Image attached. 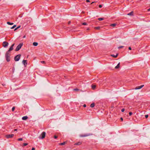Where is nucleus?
<instances>
[{
    "mask_svg": "<svg viewBox=\"0 0 150 150\" xmlns=\"http://www.w3.org/2000/svg\"><path fill=\"white\" fill-rule=\"evenodd\" d=\"M120 119H121V120L122 121H123V118H122V117H121Z\"/></svg>",
    "mask_w": 150,
    "mask_h": 150,
    "instance_id": "44",
    "label": "nucleus"
},
{
    "mask_svg": "<svg viewBox=\"0 0 150 150\" xmlns=\"http://www.w3.org/2000/svg\"><path fill=\"white\" fill-rule=\"evenodd\" d=\"M82 24L83 25H86L87 24L86 23L83 22L82 23Z\"/></svg>",
    "mask_w": 150,
    "mask_h": 150,
    "instance_id": "24",
    "label": "nucleus"
},
{
    "mask_svg": "<svg viewBox=\"0 0 150 150\" xmlns=\"http://www.w3.org/2000/svg\"><path fill=\"white\" fill-rule=\"evenodd\" d=\"M41 62L42 64H45V62L44 61H41Z\"/></svg>",
    "mask_w": 150,
    "mask_h": 150,
    "instance_id": "31",
    "label": "nucleus"
},
{
    "mask_svg": "<svg viewBox=\"0 0 150 150\" xmlns=\"http://www.w3.org/2000/svg\"><path fill=\"white\" fill-rule=\"evenodd\" d=\"M15 44V43L13 44L9 48L8 50V51H7L6 52L10 53V51H11L12 50H13V47L14 46Z\"/></svg>",
    "mask_w": 150,
    "mask_h": 150,
    "instance_id": "5",
    "label": "nucleus"
},
{
    "mask_svg": "<svg viewBox=\"0 0 150 150\" xmlns=\"http://www.w3.org/2000/svg\"><path fill=\"white\" fill-rule=\"evenodd\" d=\"M74 91H78V90H79V89L78 88H76L74 89Z\"/></svg>",
    "mask_w": 150,
    "mask_h": 150,
    "instance_id": "36",
    "label": "nucleus"
},
{
    "mask_svg": "<svg viewBox=\"0 0 150 150\" xmlns=\"http://www.w3.org/2000/svg\"><path fill=\"white\" fill-rule=\"evenodd\" d=\"M86 2H90V1L89 0H86Z\"/></svg>",
    "mask_w": 150,
    "mask_h": 150,
    "instance_id": "38",
    "label": "nucleus"
},
{
    "mask_svg": "<svg viewBox=\"0 0 150 150\" xmlns=\"http://www.w3.org/2000/svg\"><path fill=\"white\" fill-rule=\"evenodd\" d=\"M83 107H86V104H84L83 105Z\"/></svg>",
    "mask_w": 150,
    "mask_h": 150,
    "instance_id": "41",
    "label": "nucleus"
},
{
    "mask_svg": "<svg viewBox=\"0 0 150 150\" xmlns=\"http://www.w3.org/2000/svg\"><path fill=\"white\" fill-rule=\"evenodd\" d=\"M94 106H95V104L94 103H93L91 104V105H90V107L91 108H93Z\"/></svg>",
    "mask_w": 150,
    "mask_h": 150,
    "instance_id": "16",
    "label": "nucleus"
},
{
    "mask_svg": "<svg viewBox=\"0 0 150 150\" xmlns=\"http://www.w3.org/2000/svg\"><path fill=\"white\" fill-rule=\"evenodd\" d=\"M15 107H13L12 108V111H14V110H15Z\"/></svg>",
    "mask_w": 150,
    "mask_h": 150,
    "instance_id": "28",
    "label": "nucleus"
},
{
    "mask_svg": "<svg viewBox=\"0 0 150 150\" xmlns=\"http://www.w3.org/2000/svg\"><path fill=\"white\" fill-rule=\"evenodd\" d=\"M95 28L96 29H97V30H99L100 29V27H96Z\"/></svg>",
    "mask_w": 150,
    "mask_h": 150,
    "instance_id": "26",
    "label": "nucleus"
},
{
    "mask_svg": "<svg viewBox=\"0 0 150 150\" xmlns=\"http://www.w3.org/2000/svg\"><path fill=\"white\" fill-rule=\"evenodd\" d=\"M140 88L139 87V86H137V87H136L135 88V89L136 90H137V89H140Z\"/></svg>",
    "mask_w": 150,
    "mask_h": 150,
    "instance_id": "23",
    "label": "nucleus"
},
{
    "mask_svg": "<svg viewBox=\"0 0 150 150\" xmlns=\"http://www.w3.org/2000/svg\"><path fill=\"white\" fill-rule=\"evenodd\" d=\"M23 140V138H20L18 139V140L19 141H22Z\"/></svg>",
    "mask_w": 150,
    "mask_h": 150,
    "instance_id": "27",
    "label": "nucleus"
},
{
    "mask_svg": "<svg viewBox=\"0 0 150 150\" xmlns=\"http://www.w3.org/2000/svg\"><path fill=\"white\" fill-rule=\"evenodd\" d=\"M25 37V35H24L23 37V38H24Z\"/></svg>",
    "mask_w": 150,
    "mask_h": 150,
    "instance_id": "49",
    "label": "nucleus"
},
{
    "mask_svg": "<svg viewBox=\"0 0 150 150\" xmlns=\"http://www.w3.org/2000/svg\"><path fill=\"white\" fill-rule=\"evenodd\" d=\"M118 54H117L116 55H115L114 54H111V56L114 57H115V58H116L117 57V56H118Z\"/></svg>",
    "mask_w": 150,
    "mask_h": 150,
    "instance_id": "13",
    "label": "nucleus"
},
{
    "mask_svg": "<svg viewBox=\"0 0 150 150\" xmlns=\"http://www.w3.org/2000/svg\"><path fill=\"white\" fill-rule=\"evenodd\" d=\"M28 144L26 143H24L23 144V145L22 146L23 147H24V146H25L28 145Z\"/></svg>",
    "mask_w": 150,
    "mask_h": 150,
    "instance_id": "22",
    "label": "nucleus"
},
{
    "mask_svg": "<svg viewBox=\"0 0 150 150\" xmlns=\"http://www.w3.org/2000/svg\"><path fill=\"white\" fill-rule=\"evenodd\" d=\"M46 133L45 132H42L40 135L39 137L40 139H43L45 136Z\"/></svg>",
    "mask_w": 150,
    "mask_h": 150,
    "instance_id": "3",
    "label": "nucleus"
},
{
    "mask_svg": "<svg viewBox=\"0 0 150 150\" xmlns=\"http://www.w3.org/2000/svg\"><path fill=\"white\" fill-rule=\"evenodd\" d=\"M144 86V85H142L139 86V87L140 88V89L141 88H142L143 86Z\"/></svg>",
    "mask_w": 150,
    "mask_h": 150,
    "instance_id": "30",
    "label": "nucleus"
},
{
    "mask_svg": "<svg viewBox=\"0 0 150 150\" xmlns=\"http://www.w3.org/2000/svg\"><path fill=\"white\" fill-rule=\"evenodd\" d=\"M123 46H120L118 48V49H120V48H123Z\"/></svg>",
    "mask_w": 150,
    "mask_h": 150,
    "instance_id": "33",
    "label": "nucleus"
},
{
    "mask_svg": "<svg viewBox=\"0 0 150 150\" xmlns=\"http://www.w3.org/2000/svg\"><path fill=\"white\" fill-rule=\"evenodd\" d=\"M120 63H119L115 67V68L116 69H117L120 67Z\"/></svg>",
    "mask_w": 150,
    "mask_h": 150,
    "instance_id": "12",
    "label": "nucleus"
},
{
    "mask_svg": "<svg viewBox=\"0 0 150 150\" xmlns=\"http://www.w3.org/2000/svg\"><path fill=\"white\" fill-rule=\"evenodd\" d=\"M87 30H89V29H88H88H87Z\"/></svg>",
    "mask_w": 150,
    "mask_h": 150,
    "instance_id": "50",
    "label": "nucleus"
},
{
    "mask_svg": "<svg viewBox=\"0 0 150 150\" xmlns=\"http://www.w3.org/2000/svg\"><path fill=\"white\" fill-rule=\"evenodd\" d=\"M91 86H92V88L93 90L96 87V86L94 85H92Z\"/></svg>",
    "mask_w": 150,
    "mask_h": 150,
    "instance_id": "18",
    "label": "nucleus"
},
{
    "mask_svg": "<svg viewBox=\"0 0 150 150\" xmlns=\"http://www.w3.org/2000/svg\"><path fill=\"white\" fill-rule=\"evenodd\" d=\"M17 29H18L17 28H16L14 30H17Z\"/></svg>",
    "mask_w": 150,
    "mask_h": 150,
    "instance_id": "47",
    "label": "nucleus"
},
{
    "mask_svg": "<svg viewBox=\"0 0 150 150\" xmlns=\"http://www.w3.org/2000/svg\"><path fill=\"white\" fill-rule=\"evenodd\" d=\"M31 150H35V148L34 147H33L32 148Z\"/></svg>",
    "mask_w": 150,
    "mask_h": 150,
    "instance_id": "39",
    "label": "nucleus"
},
{
    "mask_svg": "<svg viewBox=\"0 0 150 150\" xmlns=\"http://www.w3.org/2000/svg\"><path fill=\"white\" fill-rule=\"evenodd\" d=\"M132 114V113L131 112H129V116H131Z\"/></svg>",
    "mask_w": 150,
    "mask_h": 150,
    "instance_id": "29",
    "label": "nucleus"
},
{
    "mask_svg": "<svg viewBox=\"0 0 150 150\" xmlns=\"http://www.w3.org/2000/svg\"><path fill=\"white\" fill-rule=\"evenodd\" d=\"M116 25V23H113V24H111L110 25V26H112V27H115V26Z\"/></svg>",
    "mask_w": 150,
    "mask_h": 150,
    "instance_id": "19",
    "label": "nucleus"
},
{
    "mask_svg": "<svg viewBox=\"0 0 150 150\" xmlns=\"http://www.w3.org/2000/svg\"><path fill=\"white\" fill-rule=\"evenodd\" d=\"M54 138L55 139H56L57 138V137L56 135H54Z\"/></svg>",
    "mask_w": 150,
    "mask_h": 150,
    "instance_id": "32",
    "label": "nucleus"
},
{
    "mask_svg": "<svg viewBox=\"0 0 150 150\" xmlns=\"http://www.w3.org/2000/svg\"><path fill=\"white\" fill-rule=\"evenodd\" d=\"M99 7L100 8H101L102 7V5H99Z\"/></svg>",
    "mask_w": 150,
    "mask_h": 150,
    "instance_id": "37",
    "label": "nucleus"
},
{
    "mask_svg": "<svg viewBox=\"0 0 150 150\" xmlns=\"http://www.w3.org/2000/svg\"><path fill=\"white\" fill-rule=\"evenodd\" d=\"M129 50H131V47H129Z\"/></svg>",
    "mask_w": 150,
    "mask_h": 150,
    "instance_id": "42",
    "label": "nucleus"
},
{
    "mask_svg": "<svg viewBox=\"0 0 150 150\" xmlns=\"http://www.w3.org/2000/svg\"><path fill=\"white\" fill-rule=\"evenodd\" d=\"M95 2H95V1L93 2H92L91 4H93V3H95Z\"/></svg>",
    "mask_w": 150,
    "mask_h": 150,
    "instance_id": "48",
    "label": "nucleus"
},
{
    "mask_svg": "<svg viewBox=\"0 0 150 150\" xmlns=\"http://www.w3.org/2000/svg\"><path fill=\"white\" fill-rule=\"evenodd\" d=\"M81 143H82L81 142H78L75 143L74 144V145H81Z\"/></svg>",
    "mask_w": 150,
    "mask_h": 150,
    "instance_id": "11",
    "label": "nucleus"
},
{
    "mask_svg": "<svg viewBox=\"0 0 150 150\" xmlns=\"http://www.w3.org/2000/svg\"><path fill=\"white\" fill-rule=\"evenodd\" d=\"M33 45L35 46H36L38 45V43L37 42H34L33 43Z\"/></svg>",
    "mask_w": 150,
    "mask_h": 150,
    "instance_id": "14",
    "label": "nucleus"
},
{
    "mask_svg": "<svg viewBox=\"0 0 150 150\" xmlns=\"http://www.w3.org/2000/svg\"><path fill=\"white\" fill-rule=\"evenodd\" d=\"M22 63L24 64L25 66L27 64V61L26 60H23L22 61Z\"/></svg>",
    "mask_w": 150,
    "mask_h": 150,
    "instance_id": "9",
    "label": "nucleus"
},
{
    "mask_svg": "<svg viewBox=\"0 0 150 150\" xmlns=\"http://www.w3.org/2000/svg\"><path fill=\"white\" fill-rule=\"evenodd\" d=\"M148 11H150V8L148 9Z\"/></svg>",
    "mask_w": 150,
    "mask_h": 150,
    "instance_id": "46",
    "label": "nucleus"
},
{
    "mask_svg": "<svg viewBox=\"0 0 150 150\" xmlns=\"http://www.w3.org/2000/svg\"><path fill=\"white\" fill-rule=\"evenodd\" d=\"M148 116H149V115H145V117H146V118H148Z\"/></svg>",
    "mask_w": 150,
    "mask_h": 150,
    "instance_id": "34",
    "label": "nucleus"
},
{
    "mask_svg": "<svg viewBox=\"0 0 150 150\" xmlns=\"http://www.w3.org/2000/svg\"><path fill=\"white\" fill-rule=\"evenodd\" d=\"M98 20L99 21H102V20H104V18H98Z\"/></svg>",
    "mask_w": 150,
    "mask_h": 150,
    "instance_id": "21",
    "label": "nucleus"
},
{
    "mask_svg": "<svg viewBox=\"0 0 150 150\" xmlns=\"http://www.w3.org/2000/svg\"><path fill=\"white\" fill-rule=\"evenodd\" d=\"M28 118V117L27 116H25L22 117V119L23 120H26Z\"/></svg>",
    "mask_w": 150,
    "mask_h": 150,
    "instance_id": "10",
    "label": "nucleus"
},
{
    "mask_svg": "<svg viewBox=\"0 0 150 150\" xmlns=\"http://www.w3.org/2000/svg\"><path fill=\"white\" fill-rule=\"evenodd\" d=\"M6 59L7 62H9L10 60V53L6 52L5 54Z\"/></svg>",
    "mask_w": 150,
    "mask_h": 150,
    "instance_id": "1",
    "label": "nucleus"
},
{
    "mask_svg": "<svg viewBox=\"0 0 150 150\" xmlns=\"http://www.w3.org/2000/svg\"><path fill=\"white\" fill-rule=\"evenodd\" d=\"M21 27V26L20 25H19L18 26V27H17V28L18 29L19 28H20Z\"/></svg>",
    "mask_w": 150,
    "mask_h": 150,
    "instance_id": "40",
    "label": "nucleus"
},
{
    "mask_svg": "<svg viewBox=\"0 0 150 150\" xmlns=\"http://www.w3.org/2000/svg\"><path fill=\"white\" fill-rule=\"evenodd\" d=\"M16 25H14L13 27H12L11 28V29H13L15 27H16Z\"/></svg>",
    "mask_w": 150,
    "mask_h": 150,
    "instance_id": "25",
    "label": "nucleus"
},
{
    "mask_svg": "<svg viewBox=\"0 0 150 150\" xmlns=\"http://www.w3.org/2000/svg\"><path fill=\"white\" fill-rule=\"evenodd\" d=\"M13 136H14L13 134H10L6 135L5 136V137L7 138H12L13 137Z\"/></svg>",
    "mask_w": 150,
    "mask_h": 150,
    "instance_id": "8",
    "label": "nucleus"
},
{
    "mask_svg": "<svg viewBox=\"0 0 150 150\" xmlns=\"http://www.w3.org/2000/svg\"><path fill=\"white\" fill-rule=\"evenodd\" d=\"M7 23L8 24L11 25H13V23H10L9 22H7Z\"/></svg>",
    "mask_w": 150,
    "mask_h": 150,
    "instance_id": "17",
    "label": "nucleus"
},
{
    "mask_svg": "<svg viewBox=\"0 0 150 150\" xmlns=\"http://www.w3.org/2000/svg\"><path fill=\"white\" fill-rule=\"evenodd\" d=\"M125 110V109H124V108H123V109H122V110H121V111H122V112H124V111Z\"/></svg>",
    "mask_w": 150,
    "mask_h": 150,
    "instance_id": "35",
    "label": "nucleus"
},
{
    "mask_svg": "<svg viewBox=\"0 0 150 150\" xmlns=\"http://www.w3.org/2000/svg\"><path fill=\"white\" fill-rule=\"evenodd\" d=\"M21 55L20 54H19L16 56L14 58V60L16 61H18L20 59V57Z\"/></svg>",
    "mask_w": 150,
    "mask_h": 150,
    "instance_id": "4",
    "label": "nucleus"
},
{
    "mask_svg": "<svg viewBox=\"0 0 150 150\" xmlns=\"http://www.w3.org/2000/svg\"><path fill=\"white\" fill-rule=\"evenodd\" d=\"M23 45V43H22L19 44L15 50V51H19L21 49Z\"/></svg>",
    "mask_w": 150,
    "mask_h": 150,
    "instance_id": "2",
    "label": "nucleus"
},
{
    "mask_svg": "<svg viewBox=\"0 0 150 150\" xmlns=\"http://www.w3.org/2000/svg\"><path fill=\"white\" fill-rule=\"evenodd\" d=\"M8 42L4 41L3 42V46L4 47H7L8 45Z\"/></svg>",
    "mask_w": 150,
    "mask_h": 150,
    "instance_id": "7",
    "label": "nucleus"
},
{
    "mask_svg": "<svg viewBox=\"0 0 150 150\" xmlns=\"http://www.w3.org/2000/svg\"><path fill=\"white\" fill-rule=\"evenodd\" d=\"M133 12L132 11L129 13H128L127 15L129 16H132L133 15Z\"/></svg>",
    "mask_w": 150,
    "mask_h": 150,
    "instance_id": "15",
    "label": "nucleus"
},
{
    "mask_svg": "<svg viewBox=\"0 0 150 150\" xmlns=\"http://www.w3.org/2000/svg\"><path fill=\"white\" fill-rule=\"evenodd\" d=\"M17 129H15L14 130V131H17Z\"/></svg>",
    "mask_w": 150,
    "mask_h": 150,
    "instance_id": "43",
    "label": "nucleus"
},
{
    "mask_svg": "<svg viewBox=\"0 0 150 150\" xmlns=\"http://www.w3.org/2000/svg\"><path fill=\"white\" fill-rule=\"evenodd\" d=\"M70 23H71V22H70V21H69V22H68V24H70Z\"/></svg>",
    "mask_w": 150,
    "mask_h": 150,
    "instance_id": "45",
    "label": "nucleus"
},
{
    "mask_svg": "<svg viewBox=\"0 0 150 150\" xmlns=\"http://www.w3.org/2000/svg\"><path fill=\"white\" fill-rule=\"evenodd\" d=\"M92 134H81L80 135V137H84L87 136H88L92 135Z\"/></svg>",
    "mask_w": 150,
    "mask_h": 150,
    "instance_id": "6",
    "label": "nucleus"
},
{
    "mask_svg": "<svg viewBox=\"0 0 150 150\" xmlns=\"http://www.w3.org/2000/svg\"><path fill=\"white\" fill-rule=\"evenodd\" d=\"M66 142H63V143H60L59 144V145H64L66 144Z\"/></svg>",
    "mask_w": 150,
    "mask_h": 150,
    "instance_id": "20",
    "label": "nucleus"
}]
</instances>
